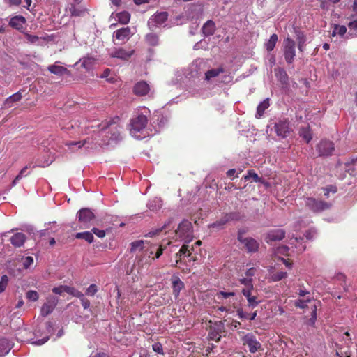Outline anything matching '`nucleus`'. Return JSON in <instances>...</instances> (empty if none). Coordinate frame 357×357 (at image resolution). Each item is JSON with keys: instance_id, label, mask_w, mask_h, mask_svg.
I'll list each match as a JSON object with an SVG mask.
<instances>
[{"instance_id": "obj_1", "label": "nucleus", "mask_w": 357, "mask_h": 357, "mask_svg": "<svg viewBox=\"0 0 357 357\" xmlns=\"http://www.w3.org/2000/svg\"><path fill=\"white\" fill-rule=\"evenodd\" d=\"M176 236L185 242L188 243L191 242L194 238L193 227L190 221L183 220L178 226L176 230Z\"/></svg>"}, {"instance_id": "obj_2", "label": "nucleus", "mask_w": 357, "mask_h": 357, "mask_svg": "<svg viewBox=\"0 0 357 357\" xmlns=\"http://www.w3.org/2000/svg\"><path fill=\"white\" fill-rule=\"evenodd\" d=\"M245 231L244 229H238L237 240L241 242L248 252H256L259 250V243L257 240L251 237H244Z\"/></svg>"}, {"instance_id": "obj_3", "label": "nucleus", "mask_w": 357, "mask_h": 357, "mask_svg": "<svg viewBox=\"0 0 357 357\" xmlns=\"http://www.w3.org/2000/svg\"><path fill=\"white\" fill-rule=\"evenodd\" d=\"M305 206L314 213H320L323 211L329 209L331 204L326 202L316 199L313 197H307L305 199Z\"/></svg>"}, {"instance_id": "obj_4", "label": "nucleus", "mask_w": 357, "mask_h": 357, "mask_svg": "<svg viewBox=\"0 0 357 357\" xmlns=\"http://www.w3.org/2000/svg\"><path fill=\"white\" fill-rule=\"evenodd\" d=\"M283 53L286 62L292 63L296 56V43L289 37L283 41Z\"/></svg>"}, {"instance_id": "obj_5", "label": "nucleus", "mask_w": 357, "mask_h": 357, "mask_svg": "<svg viewBox=\"0 0 357 357\" xmlns=\"http://www.w3.org/2000/svg\"><path fill=\"white\" fill-rule=\"evenodd\" d=\"M276 135L282 138H285L290 133L289 121L287 119L280 120L274 126Z\"/></svg>"}, {"instance_id": "obj_6", "label": "nucleus", "mask_w": 357, "mask_h": 357, "mask_svg": "<svg viewBox=\"0 0 357 357\" xmlns=\"http://www.w3.org/2000/svg\"><path fill=\"white\" fill-rule=\"evenodd\" d=\"M319 156H329L335 150L334 144L331 141L321 140L317 145Z\"/></svg>"}, {"instance_id": "obj_7", "label": "nucleus", "mask_w": 357, "mask_h": 357, "mask_svg": "<svg viewBox=\"0 0 357 357\" xmlns=\"http://www.w3.org/2000/svg\"><path fill=\"white\" fill-rule=\"evenodd\" d=\"M147 118L144 115H139L137 117L131 120V132L133 133L140 132L147 124Z\"/></svg>"}, {"instance_id": "obj_8", "label": "nucleus", "mask_w": 357, "mask_h": 357, "mask_svg": "<svg viewBox=\"0 0 357 357\" xmlns=\"http://www.w3.org/2000/svg\"><path fill=\"white\" fill-rule=\"evenodd\" d=\"M236 219V215L234 213H229L225 214L221 218L215 221V222L209 225V228H215L217 229H221L229 221Z\"/></svg>"}, {"instance_id": "obj_9", "label": "nucleus", "mask_w": 357, "mask_h": 357, "mask_svg": "<svg viewBox=\"0 0 357 357\" xmlns=\"http://www.w3.org/2000/svg\"><path fill=\"white\" fill-rule=\"evenodd\" d=\"M285 236V231L282 229H275L269 231L265 238L267 243H271L274 241H281Z\"/></svg>"}, {"instance_id": "obj_10", "label": "nucleus", "mask_w": 357, "mask_h": 357, "mask_svg": "<svg viewBox=\"0 0 357 357\" xmlns=\"http://www.w3.org/2000/svg\"><path fill=\"white\" fill-rule=\"evenodd\" d=\"M243 344L246 345L249 348V351L251 353H255L261 347L260 343L257 341L256 338L252 334L245 335L243 338Z\"/></svg>"}, {"instance_id": "obj_11", "label": "nucleus", "mask_w": 357, "mask_h": 357, "mask_svg": "<svg viewBox=\"0 0 357 357\" xmlns=\"http://www.w3.org/2000/svg\"><path fill=\"white\" fill-rule=\"evenodd\" d=\"M135 50L127 51L123 48H115L111 53L110 56L112 58L120 59L123 61H128L134 54Z\"/></svg>"}, {"instance_id": "obj_12", "label": "nucleus", "mask_w": 357, "mask_h": 357, "mask_svg": "<svg viewBox=\"0 0 357 357\" xmlns=\"http://www.w3.org/2000/svg\"><path fill=\"white\" fill-rule=\"evenodd\" d=\"M222 329L223 326L220 321L219 323H215L214 326H211L210 331L208 333L209 339L215 342H219L221 338Z\"/></svg>"}, {"instance_id": "obj_13", "label": "nucleus", "mask_w": 357, "mask_h": 357, "mask_svg": "<svg viewBox=\"0 0 357 357\" xmlns=\"http://www.w3.org/2000/svg\"><path fill=\"white\" fill-rule=\"evenodd\" d=\"M252 290L253 289H242V294L248 301V307L252 309L257 307L261 303V300H259L257 296L252 295Z\"/></svg>"}, {"instance_id": "obj_14", "label": "nucleus", "mask_w": 357, "mask_h": 357, "mask_svg": "<svg viewBox=\"0 0 357 357\" xmlns=\"http://www.w3.org/2000/svg\"><path fill=\"white\" fill-rule=\"evenodd\" d=\"M26 22V20L24 17L22 15H16L10 18L8 24L14 29L22 31Z\"/></svg>"}, {"instance_id": "obj_15", "label": "nucleus", "mask_w": 357, "mask_h": 357, "mask_svg": "<svg viewBox=\"0 0 357 357\" xmlns=\"http://www.w3.org/2000/svg\"><path fill=\"white\" fill-rule=\"evenodd\" d=\"M79 221L84 225L95 218L94 213L89 208H82L77 213Z\"/></svg>"}, {"instance_id": "obj_16", "label": "nucleus", "mask_w": 357, "mask_h": 357, "mask_svg": "<svg viewBox=\"0 0 357 357\" xmlns=\"http://www.w3.org/2000/svg\"><path fill=\"white\" fill-rule=\"evenodd\" d=\"M149 91L150 86L145 81L138 82L133 87V93L137 96H146Z\"/></svg>"}, {"instance_id": "obj_17", "label": "nucleus", "mask_w": 357, "mask_h": 357, "mask_svg": "<svg viewBox=\"0 0 357 357\" xmlns=\"http://www.w3.org/2000/svg\"><path fill=\"white\" fill-rule=\"evenodd\" d=\"M26 239L27 237L24 233L17 232L10 237V241L15 248H20L24 245Z\"/></svg>"}, {"instance_id": "obj_18", "label": "nucleus", "mask_w": 357, "mask_h": 357, "mask_svg": "<svg viewBox=\"0 0 357 357\" xmlns=\"http://www.w3.org/2000/svg\"><path fill=\"white\" fill-rule=\"evenodd\" d=\"M132 36L131 29L130 27L121 28L114 32V36L119 40L126 41Z\"/></svg>"}, {"instance_id": "obj_19", "label": "nucleus", "mask_w": 357, "mask_h": 357, "mask_svg": "<svg viewBox=\"0 0 357 357\" xmlns=\"http://www.w3.org/2000/svg\"><path fill=\"white\" fill-rule=\"evenodd\" d=\"M52 292L55 294L61 295L63 293L66 292L72 296H78L79 294L77 292V289L73 287L67 286V285H60L59 287H54L52 289Z\"/></svg>"}, {"instance_id": "obj_20", "label": "nucleus", "mask_w": 357, "mask_h": 357, "mask_svg": "<svg viewBox=\"0 0 357 357\" xmlns=\"http://www.w3.org/2000/svg\"><path fill=\"white\" fill-rule=\"evenodd\" d=\"M236 312L237 315L241 319L255 320L257 315V311L255 310L253 312H248L242 307L238 308Z\"/></svg>"}, {"instance_id": "obj_21", "label": "nucleus", "mask_w": 357, "mask_h": 357, "mask_svg": "<svg viewBox=\"0 0 357 357\" xmlns=\"http://www.w3.org/2000/svg\"><path fill=\"white\" fill-rule=\"evenodd\" d=\"M215 31V24L213 20H208L202 26V32L204 36H212Z\"/></svg>"}, {"instance_id": "obj_22", "label": "nucleus", "mask_w": 357, "mask_h": 357, "mask_svg": "<svg viewBox=\"0 0 357 357\" xmlns=\"http://www.w3.org/2000/svg\"><path fill=\"white\" fill-rule=\"evenodd\" d=\"M275 76L278 81L283 85L288 84V75L285 70L282 68H277L275 69Z\"/></svg>"}, {"instance_id": "obj_23", "label": "nucleus", "mask_w": 357, "mask_h": 357, "mask_svg": "<svg viewBox=\"0 0 357 357\" xmlns=\"http://www.w3.org/2000/svg\"><path fill=\"white\" fill-rule=\"evenodd\" d=\"M270 99L268 98L264 100L261 102L259 104L257 108V112L255 114V117L257 119H260L264 113V111L268 108L270 106Z\"/></svg>"}, {"instance_id": "obj_24", "label": "nucleus", "mask_w": 357, "mask_h": 357, "mask_svg": "<svg viewBox=\"0 0 357 357\" xmlns=\"http://www.w3.org/2000/svg\"><path fill=\"white\" fill-rule=\"evenodd\" d=\"M145 42L147 45L152 47H155L159 45V36L156 33H147L144 37Z\"/></svg>"}, {"instance_id": "obj_25", "label": "nucleus", "mask_w": 357, "mask_h": 357, "mask_svg": "<svg viewBox=\"0 0 357 357\" xmlns=\"http://www.w3.org/2000/svg\"><path fill=\"white\" fill-rule=\"evenodd\" d=\"M168 15H169L167 12L156 13L152 16L151 20L154 22L155 24L160 25L167 21Z\"/></svg>"}, {"instance_id": "obj_26", "label": "nucleus", "mask_w": 357, "mask_h": 357, "mask_svg": "<svg viewBox=\"0 0 357 357\" xmlns=\"http://www.w3.org/2000/svg\"><path fill=\"white\" fill-rule=\"evenodd\" d=\"M22 96L20 91L13 94L6 98L4 102V107H11L14 102H18L22 99Z\"/></svg>"}, {"instance_id": "obj_27", "label": "nucleus", "mask_w": 357, "mask_h": 357, "mask_svg": "<svg viewBox=\"0 0 357 357\" xmlns=\"http://www.w3.org/2000/svg\"><path fill=\"white\" fill-rule=\"evenodd\" d=\"M47 69L51 73L57 75H62L69 72L66 68L54 64L49 66Z\"/></svg>"}, {"instance_id": "obj_28", "label": "nucleus", "mask_w": 357, "mask_h": 357, "mask_svg": "<svg viewBox=\"0 0 357 357\" xmlns=\"http://www.w3.org/2000/svg\"><path fill=\"white\" fill-rule=\"evenodd\" d=\"M223 72L224 68L222 67L211 69L206 72L205 79L209 81L212 78L218 77L220 73H222Z\"/></svg>"}, {"instance_id": "obj_29", "label": "nucleus", "mask_w": 357, "mask_h": 357, "mask_svg": "<svg viewBox=\"0 0 357 357\" xmlns=\"http://www.w3.org/2000/svg\"><path fill=\"white\" fill-rule=\"evenodd\" d=\"M116 17L118 22L121 24H127L130 20V14L127 11H122L116 13Z\"/></svg>"}, {"instance_id": "obj_30", "label": "nucleus", "mask_w": 357, "mask_h": 357, "mask_svg": "<svg viewBox=\"0 0 357 357\" xmlns=\"http://www.w3.org/2000/svg\"><path fill=\"white\" fill-rule=\"evenodd\" d=\"M184 287V283L178 278H176L172 281L173 293L175 296H178L181 290Z\"/></svg>"}, {"instance_id": "obj_31", "label": "nucleus", "mask_w": 357, "mask_h": 357, "mask_svg": "<svg viewBox=\"0 0 357 357\" xmlns=\"http://www.w3.org/2000/svg\"><path fill=\"white\" fill-rule=\"evenodd\" d=\"M299 135L307 143H309L312 138L311 130L308 126L301 128L299 130Z\"/></svg>"}, {"instance_id": "obj_32", "label": "nucleus", "mask_w": 357, "mask_h": 357, "mask_svg": "<svg viewBox=\"0 0 357 357\" xmlns=\"http://www.w3.org/2000/svg\"><path fill=\"white\" fill-rule=\"evenodd\" d=\"M251 178L256 183H264V179L261 177H259L258 176V174L257 173H255L253 169H249L248 171V174L246 175L243 176V179L245 181H248Z\"/></svg>"}, {"instance_id": "obj_33", "label": "nucleus", "mask_w": 357, "mask_h": 357, "mask_svg": "<svg viewBox=\"0 0 357 357\" xmlns=\"http://www.w3.org/2000/svg\"><path fill=\"white\" fill-rule=\"evenodd\" d=\"M287 277V273L284 271H278L270 274L269 280L271 282H278Z\"/></svg>"}, {"instance_id": "obj_34", "label": "nucleus", "mask_w": 357, "mask_h": 357, "mask_svg": "<svg viewBox=\"0 0 357 357\" xmlns=\"http://www.w3.org/2000/svg\"><path fill=\"white\" fill-rule=\"evenodd\" d=\"M75 238L77 239H84L89 243L93 241V234L90 231L79 232L75 234Z\"/></svg>"}, {"instance_id": "obj_35", "label": "nucleus", "mask_w": 357, "mask_h": 357, "mask_svg": "<svg viewBox=\"0 0 357 357\" xmlns=\"http://www.w3.org/2000/svg\"><path fill=\"white\" fill-rule=\"evenodd\" d=\"M278 38L277 34L273 33L271 36L268 41L265 44L266 50L268 52H271V51L273 50V49L275 46V44L278 41Z\"/></svg>"}, {"instance_id": "obj_36", "label": "nucleus", "mask_w": 357, "mask_h": 357, "mask_svg": "<svg viewBox=\"0 0 357 357\" xmlns=\"http://www.w3.org/2000/svg\"><path fill=\"white\" fill-rule=\"evenodd\" d=\"M95 59L93 57L86 56L82 58L81 61V66L86 70H89L92 68L94 63Z\"/></svg>"}, {"instance_id": "obj_37", "label": "nucleus", "mask_w": 357, "mask_h": 357, "mask_svg": "<svg viewBox=\"0 0 357 357\" xmlns=\"http://www.w3.org/2000/svg\"><path fill=\"white\" fill-rule=\"evenodd\" d=\"M346 32L347 28L345 26L335 24L332 35L334 36L337 34L340 36H343L346 33Z\"/></svg>"}, {"instance_id": "obj_38", "label": "nucleus", "mask_w": 357, "mask_h": 357, "mask_svg": "<svg viewBox=\"0 0 357 357\" xmlns=\"http://www.w3.org/2000/svg\"><path fill=\"white\" fill-rule=\"evenodd\" d=\"M54 309V308L53 307H52L50 304L45 303L42 305V307L40 310V314L43 317H47V315H49L50 314H51L53 312Z\"/></svg>"}, {"instance_id": "obj_39", "label": "nucleus", "mask_w": 357, "mask_h": 357, "mask_svg": "<svg viewBox=\"0 0 357 357\" xmlns=\"http://www.w3.org/2000/svg\"><path fill=\"white\" fill-rule=\"evenodd\" d=\"M77 292L79 294V295L74 296L80 299L82 305L84 309L89 308L90 306V301L84 297V294L81 291L77 289Z\"/></svg>"}, {"instance_id": "obj_40", "label": "nucleus", "mask_w": 357, "mask_h": 357, "mask_svg": "<svg viewBox=\"0 0 357 357\" xmlns=\"http://www.w3.org/2000/svg\"><path fill=\"white\" fill-rule=\"evenodd\" d=\"M164 249L165 248L162 247V245H160L158 247V248L157 249L155 257H152V259H150L151 255H149L148 259L146 261V264L149 265L151 264V260H154L155 259H158L162 255ZM152 254H153V251H151L150 252V255H152Z\"/></svg>"}, {"instance_id": "obj_41", "label": "nucleus", "mask_w": 357, "mask_h": 357, "mask_svg": "<svg viewBox=\"0 0 357 357\" xmlns=\"http://www.w3.org/2000/svg\"><path fill=\"white\" fill-rule=\"evenodd\" d=\"M144 241L138 240L131 243L130 252H134L137 250H142L144 247Z\"/></svg>"}, {"instance_id": "obj_42", "label": "nucleus", "mask_w": 357, "mask_h": 357, "mask_svg": "<svg viewBox=\"0 0 357 357\" xmlns=\"http://www.w3.org/2000/svg\"><path fill=\"white\" fill-rule=\"evenodd\" d=\"M239 282L243 284L245 289H253L252 278H243L239 280Z\"/></svg>"}, {"instance_id": "obj_43", "label": "nucleus", "mask_w": 357, "mask_h": 357, "mask_svg": "<svg viewBox=\"0 0 357 357\" xmlns=\"http://www.w3.org/2000/svg\"><path fill=\"white\" fill-rule=\"evenodd\" d=\"M69 11L70 13L71 16L78 17L81 16L84 13V10H81L77 8L75 4H71L69 8Z\"/></svg>"}, {"instance_id": "obj_44", "label": "nucleus", "mask_w": 357, "mask_h": 357, "mask_svg": "<svg viewBox=\"0 0 357 357\" xmlns=\"http://www.w3.org/2000/svg\"><path fill=\"white\" fill-rule=\"evenodd\" d=\"M26 298L30 301H37L39 298V295L36 291L29 290L26 293Z\"/></svg>"}, {"instance_id": "obj_45", "label": "nucleus", "mask_w": 357, "mask_h": 357, "mask_svg": "<svg viewBox=\"0 0 357 357\" xmlns=\"http://www.w3.org/2000/svg\"><path fill=\"white\" fill-rule=\"evenodd\" d=\"M188 245L186 244H184L182 245V247L180 248L178 253H176V256H185L190 257L191 256V252L188 249Z\"/></svg>"}, {"instance_id": "obj_46", "label": "nucleus", "mask_w": 357, "mask_h": 357, "mask_svg": "<svg viewBox=\"0 0 357 357\" xmlns=\"http://www.w3.org/2000/svg\"><path fill=\"white\" fill-rule=\"evenodd\" d=\"M28 168H29V167H28V166H25L24 168H22V169L20 170V173L18 174V175H17V176L14 178V180H13V182H12V185H13V186L17 184V183L20 179H22V178L23 176H27V175H28V174H26V175H24V173H25V172L26 171V169H27Z\"/></svg>"}, {"instance_id": "obj_47", "label": "nucleus", "mask_w": 357, "mask_h": 357, "mask_svg": "<svg viewBox=\"0 0 357 357\" xmlns=\"http://www.w3.org/2000/svg\"><path fill=\"white\" fill-rule=\"evenodd\" d=\"M297 40L298 50H300V52H303L306 41L305 36L303 34H298L297 37Z\"/></svg>"}, {"instance_id": "obj_48", "label": "nucleus", "mask_w": 357, "mask_h": 357, "mask_svg": "<svg viewBox=\"0 0 357 357\" xmlns=\"http://www.w3.org/2000/svg\"><path fill=\"white\" fill-rule=\"evenodd\" d=\"M8 276L6 275H3L1 278V280H0V293H2L6 290V289L8 286Z\"/></svg>"}, {"instance_id": "obj_49", "label": "nucleus", "mask_w": 357, "mask_h": 357, "mask_svg": "<svg viewBox=\"0 0 357 357\" xmlns=\"http://www.w3.org/2000/svg\"><path fill=\"white\" fill-rule=\"evenodd\" d=\"M25 37L27 41L31 44H36L39 40V38L37 36L31 35L28 33H25Z\"/></svg>"}, {"instance_id": "obj_50", "label": "nucleus", "mask_w": 357, "mask_h": 357, "mask_svg": "<svg viewBox=\"0 0 357 357\" xmlns=\"http://www.w3.org/2000/svg\"><path fill=\"white\" fill-rule=\"evenodd\" d=\"M310 299H307V300H298L296 301L295 303V306L298 307V308H301V309H304L307 307V303L310 302Z\"/></svg>"}, {"instance_id": "obj_51", "label": "nucleus", "mask_w": 357, "mask_h": 357, "mask_svg": "<svg viewBox=\"0 0 357 357\" xmlns=\"http://www.w3.org/2000/svg\"><path fill=\"white\" fill-rule=\"evenodd\" d=\"M58 301H59V300L56 297L53 296H50L47 298L46 303L50 304L52 307L55 308V307L56 306V305L58 303Z\"/></svg>"}, {"instance_id": "obj_52", "label": "nucleus", "mask_w": 357, "mask_h": 357, "mask_svg": "<svg viewBox=\"0 0 357 357\" xmlns=\"http://www.w3.org/2000/svg\"><path fill=\"white\" fill-rule=\"evenodd\" d=\"M97 291V286L94 284H92L87 288L86 294L87 295L93 296Z\"/></svg>"}, {"instance_id": "obj_53", "label": "nucleus", "mask_w": 357, "mask_h": 357, "mask_svg": "<svg viewBox=\"0 0 357 357\" xmlns=\"http://www.w3.org/2000/svg\"><path fill=\"white\" fill-rule=\"evenodd\" d=\"M348 27L353 33L357 36V20H354L348 24Z\"/></svg>"}, {"instance_id": "obj_54", "label": "nucleus", "mask_w": 357, "mask_h": 357, "mask_svg": "<svg viewBox=\"0 0 357 357\" xmlns=\"http://www.w3.org/2000/svg\"><path fill=\"white\" fill-rule=\"evenodd\" d=\"M153 350L158 354H163L162 346L160 342H156L152 345Z\"/></svg>"}, {"instance_id": "obj_55", "label": "nucleus", "mask_w": 357, "mask_h": 357, "mask_svg": "<svg viewBox=\"0 0 357 357\" xmlns=\"http://www.w3.org/2000/svg\"><path fill=\"white\" fill-rule=\"evenodd\" d=\"M33 263V259L32 257L28 256L24 259L23 265L25 268H29Z\"/></svg>"}, {"instance_id": "obj_56", "label": "nucleus", "mask_w": 357, "mask_h": 357, "mask_svg": "<svg viewBox=\"0 0 357 357\" xmlns=\"http://www.w3.org/2000/svg\"><path fill=\"white\" fill-rule=\"evenodd\" d=\"M92 231L99 238H103L105 236V231L104 230H100L94 227L92 229Z\"/></svg>"}, {"instance_id": "obj_57", "label": "nucleus", "mask_w": 357, "mask_h": 357, "mask_svg": "<svg viewBox=\"0 0 357 357\" xmlns=\"http://www.w3.org/2000/svg\"><path fill=\"white\" fill-rule=\"evenodd\" d=\"M218 296H222V297L223 298H229L231 296H234V292H225V291H220L218 294Z\"/></svg>"}, {"instance_id": "obj_58", "label": "nucleus", "mask_w": 357, "mask_h": 357, "mask_svg": "<svg viewBox=\"0 0 357 357\" xmlns=\"http://www.w3.org/2000/svg\"><path fill=\"white\" fill-rule=\"evenodd\" d=\"M256 269L255 268H250L245 272V275L248 278H252L255 275Z\"/></svg>"}, {"instance_id": "obj_59", "label": "nucleus", "mask_w": 357, "mask_h": 357, "mask_svg": "<svg viewBox=\"0 0 357 357\" xmlns=\"http://www.w3.org/2000/svg\"><path fill=\"white\" fill-rule=\"evenodd\" d=\"M350 165H357V157L356 158H350L349 161L345 163L347 167H349Z\"/></svg>"}, {"instance_id": "obj_60", "label": "nucleus", "mask_w": 357, "mask_h": 357, "mask_svg": "<svg viewBox=\"0 0 357 357\" xmlns=\"http://www.w3.org/2000/svg\"><path fill=\"white\" fill-rule=\"evenodd\" d=\"M289 250L288 247L287 246H281L278 248V253H280L282 255H287Z\"/></svg>"}, {"instance_id": "obj_61", "label": "nucleus", "mask_w": 357, "mask_h": 357, "mask_svg": "<svg viewBox=\"0 0 357 357\" xmlns=\"http://www.w3.org/2000/svg\"><path fill=\"white\" fill-rule=\"evenodd\" d=\"M161 231H162V229H156L155 231H151L149 232L146 235V236L153 237V236H155L158 235Z\"/></svg>"}, {"instance_id": "obj_62", "label": "nucleus", "mask_w": 357, "mask_h": 357, "mask_svg": "<svg viewBox=\"0 0 357 357\" xmlns=\"http://www.w3.org/2000/svg\"><path fill=\"white\" fill-rule=\"evenodd\" d=\"M84 144V142H72L66 144V145L68 146H77V145L79 148H81L82 146H83Z\"/></svg>"}, {"instance_id": "obj_63", "label": "nucleus", "mask_w": 357, "mask_h": 357, "mask_svg": "<svg viewBox=\"0 0 357 357\" xmlns=\"http://www.w3.org/2000/svg\"><path fill=\"white\" fill-rule=\"evenodd\" d=\"M111 73V70L109 68H106L102 75L100 76V78H107Z\"/></svg>"}, {"instance_id": "obj_64", "label": "nucleus", "mask_w": 357, "mask_h": 357, "mask_svg": "<svg viewBox=\"0 0 357 357\" xmlns=\"http://www.w3.org/2000/svg\"><path fill=\"white\" fill-rule=\"evenodd\" d=\"M351 8L352 10L356 13V15H357V0H354Z\"/></svg>"}]
</instances>
